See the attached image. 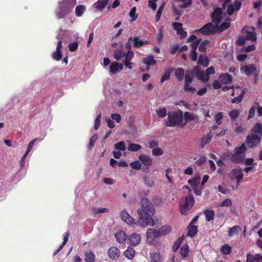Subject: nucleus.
<instances>
[{
    "label": "nucleus",
    "instance_id": "57",
    "mask_svg": "<svg viewBox=\"0 0 262 262\" xmlns=\"http://www.w3.org/2000/svg\"><path fill=\"white\" fill-rule=\"evenodd\" d=\"M201 39H197L194 41L191 42V47L192 50L191 51H196L197 48L198 47L199 44L200 43Z\"/></svg>",
    "mask_w": 262,
    "mask_h": 262
},
{
    "label": "nucleus",
    "instance_id": "46",
    "mask_svg": "<svg viewBox=\"0 0 262 262\" xmlns=\"http://www.w3.org/2000/svg\"><path fill=\"white\" fill-rule=\"evenodd\" d=\"M242 111L239 110L235 109L230 111V118L235 120L238 118L239 115L241 114Z\"/></svg>",
    "mask_w": 262,
    "mask_h": 262
},
{
    "label": "nucleus",
    "instance_id": "60",
    "mask_svg": "<svg viewBox=\"0 0 262 262\" xmlns=\"http://www.w3.org/2000/svg\"><path fill=\"white\" fill-rule=\"evenodd\" d=\"M182 26L183 24L181 23L174 22L172 23V27L177 32H178L183 29Z\"/></svg>",
    "mask_w": 262,
    "mask_h": 262
},
{
    "label": "nucleus",
    "instance_id": "44",
    "mask_svg": "<svg viewBox=\"0 0 262 262\" xmlns=\"http://www.w3.org/2000/svg\"><path fill=\"white\" fill-rule=\"evenodd\" d=\"M141 148L142 146L139 144L130 143L128 147V150L131 151H137Z\"/></svg>",
    "mask_w": 262,
    "mask_h": 262
},
{
    "label": "nucleus",
    "instance_id": "4",
    "mask_svg": "<svg viewBox=\"0 0 262 262\" xmlns=\"http://www.w3.org/2000/svg\"><path fill=\"white\" fill-rule=\"evenodd\" d=\"M246 150V144L243 143L239 147H236L234 149V154L231 156V160L235 163L241 164L244 163Z\"/></svg>",
    "mask_w": 262,
    "mask_h": 262
},
{
    "label": "nucleus",
    "instance_id": "48",
    "mask_svg": "<svg viewBox=\"0 0 262 262\" xmlns=\"http://www.w3.org/2000/svg\"><path fill=\"white\" fill-rule=\"evenodd\" d=\"M183 239V237H180L173 244L172 250L173 252H176L180 246V244Z\"/></svg>",
    "mask_w": 262,
    "mask_h": 262
},
{
    "label": "nucleus",
    "instance_id": "17",
    "mask_svg": "<svg viewBox=\"0 0 262 262\" xmlns=\"http://www.w3.org/2000/svg\"><path fill=\"white\" fill-rule=\"evenodd\" d=\"M174 70V69L172 67L166 68L160 79V83H163L165 81L169 80L170 74Z\"/></svg>",
    "mask_w": 262,
    "mask_h": 262
},
{
    "label": "nucleus",
    "instance_id": "51",
    "mask_svg": "<svg viewBox=\"0 0 262 262\" xmlns=\"http://www.w3.org/2000/svg\"><path fill=\"white\" fill-rule=\"evenodd\" d=\"M78 47V43L77 42H73L70 43L68 45V48L71 52H74L77 50Z\"/></svg>",
    "mask_w": 262,
    "mask_h": 262
},
{
    "label": "nucleus",
    "instance_id": "25",
    "mask_svg": "<svg viewBox=\"0 0 262 262\" xmlns=\"http://www.w3.org/2000/svg\"><path fill=\"white\" fill-rule=\"evenodd\" d=\"M124 255L128 259L132 260L135 255V250L131 247H128L123 253Z\"/></svg>",
    "mask_w": 262,
    "mask_h": 262
},
{
    "label": "nucleus",
    "instance_id": "3",
    "mask_svg": "<svg viewBox=\"0 0 262 262\" xmlns=\"http://www.w3.org/2000/svg\"><path fill=\"white\" fill-rule=\"evenodd\" d=\"M167 115L168 121L166 123V126L174 127L179 125L183 121V112L181 110L169 112Z\"/></svg>",
    "mask_w": 262,
    "mask_h": 262
},
{
    "label": "nucleus",
    "instance_id": "9",
    "mask_svg": "<svg viewBox=\"0 0 262 262\" xmlns=\"http://www.w3.org/2000/svg\"><path fill=\"white\" fill-rule=\"evenodd\" d=\"M139 159L144 165L142 171L145 172H148L149 171L150 166L152 164V159L149 156L144 154L140 155L139 156Z\"/></svg>",
    "mask_w": 262,
    "mask_h": 262
},
{
    "label": "nucleus",
    "instance_id": "16",
    "mask_svg": "<svg viewBox=\"0 0 262 262\" xmlns=\"http://www.w3.org/2000/svg\"><path fill=\"white\" fill-rule=\"evenodd\" d=\"M121 218L122 221L125 222L128 225H135V219L131 217L126 210H123L121 212Z\"/></svg>",
    "mask_w": 262,
    "mask_h": 262
},
{
    "label": "nucleus",
    "instance_id": "53",
    "mask_svg": "<svg viewBox=\"0 0 262 262\" xmlns=\"http://www.w3.org/2000/svg\"><path fill=\"white\" fill-rule=\"evenodd\" d=\"M256 261V254L255 255H252V254H246V262H254Z\"/></svg>",
    "mask_w": 262,
    "mask_h": 262
},
{
    "label": "nucleus",
    "instance_id": "21",
    "mask_svg": "<svg viewBox=\"0 0 262 262\" xmlns=\"http://www.w3.org/2000/svg\"><path fill=\"white\" fill-rule=\"evenodd\" d=\"M115 237L116 241L120 243H124L128 237L125 232L122 230L117 231L115 234Z\"/></svg>",
    "mask_w": 262,
    "mask_h": 262
},
{
    "label": "nucleus",
    "instance_id": "56",
    "mask_svg": "<svg viewBox=\"0 0 262 262\" xmlns=\"http://www.w3.org/2000/svg\"><path fill=\"white\" fill-rule=\"evenodd\" d=\"M223 118V114L221 112L218 113L215 116V120L216 123L219 125L222 123V119Z\"/></svg>",
    "mask_w": 262,
    "mask_h": 262
},
{
    "label": "nucleus",
    "instance_id": "20",
    "mask_svg": "<svg viewBox=\"0 0 262 262\" xmlns=\"http://www.w3.org/2000/svg\"><path fill=\"white\" fill-rule=\"evenodd\" d=\"M123 68V66L122 63L113 61L110 67V69L112 74H116L119 70H122Z\"/></svg>",
    "mask_w": 262,
    "mask_h": 262
},
{
    "label": "nucleus",
    "instance_id": "7",
    "mask_svg": "<svg viewBox=\"0 0 262 262\" xmlns=\"http://www.w3.org/2000/svg\"><path fill=\"white\" fill-rule=\"evenodd\" d=\"M217 26H214L212 22H209L201 28L195 30L194 33L199 32L203 35H210L216 32Z\"/></svg>",
    "mask_w": 262,
    "mask_h": 262
},
{
    "label": "nucleus",
    "instance_id": "24",
    "mask_svg": "<svg viewBox=\"0 0 262 262\" xmlns=\"http://www.w3.org/2000/svg\"><path fill=\"white\" fill-rule=\"evenodd\" d=\"M198 227L194 225L189 224L188 227L187 235L192 237H194L198 233Z\"/></svg>",
    "mask_w": 262,
    "mask_h": 262
},
{
    "label": "nucleus",
    "instance_id": "55",
    "mask_svg": "<svg viewBox=\"0 0 262 262\" xmlns=\"http://www.w3.org/2000/svg\"><path fill=\"white\" fill-rule=\"evenodd\" d=\"M98 136L97 134H95L93 135L90 139V144H89V148H91L94 146L95 144V142L97 140Z\"/></svg>",
    "mask_w": 262,
    "mask_h": 262
},
{
    "label": "nucleus",
    "instance_id": "1",
    "mask_svg": "<svg viewBox=\"0 0 262 262\" xmlns=\"http://www.w3.org/2000/svg\"><path fill=\"white\" fill-rule=\"evenodd\" d=\"M141 207L137 210L138 216L141 222V226H154L155 222L152 216L155 212L153 204L147 198H143L140 202Z\"/></svg>",
    "mask_w": 262,
    "mask_h": 262
},
{
    "label": "nucleus",
    "instance_id": "49",
    "mask_svg": "<svg viewBox=\"0 0 262 262\" xmlns=\"http://www.w3.org/2000/svg\"><path fill=\"white\" fill-rule=\"evenodd\" d=\"M62 56L61 51H58L56 50V51L53 52L52 54V58L57 61H59L61 59Z\"/></svg>",
    "mask_w": 262,
    "mask_h": 262
},
{
    "label": "nucleus",
    "instance_id": "15",
    "mask_svg": "<svg viewBox=\"0 0 262 262\" xmlns=\"http://www.w3.org/2000/svg\"><path fill=\"white\" fill-rule=\"evenodd\" d=\"M109 257L114 260L118 259L120 255V250L116 247H111L107 251Z\"/></svg>",
    "mask_w": 262,
    "mask_h": 262
},
{
    "label": "nucleus",
    "instance_id": "47",
    "mask_svg": "<svg viewBox=\"0 0 262 262\" xmlns=\"http://www.w3.org/2000/svg\"><path fill=\"white\" fill-rule=\"evenodd\" d=\"M242 231V228L238 226H234L230 228V236L239 234Z\"/></svg>",
    "mask_w": 262,
    "mask_h": 262
},
{
    "label": "nucleus",
    "instance_id": "18",
    "mask_svg": "<svg viewBox=\"0 0 262 262\" xmlns=\"http://www.w3.org/2000/svg\"><path fill=\"white\" fill-rule=\"evenodd\" d=\"M244 0H234L233 3H230V16L232 15L234 11H238L242 6V1Z\"/></svg>",
    "mask_w": 262,
    "mask_h": 262
},
{
    "label": "nucleus",
    "instance_id": "31",
    "mask_svg": "<svg viewBox=\"0 0 262 262\" xmlns=\"http://www.w3.org/2000/svg\"><path fill=\"white\" fill-rule=\"evenodd\" d=\"M85 262H94L95 255L91 251H87L84 253Z\"/></svg>",
    "mask_w": 262,
    "mask_h": 262
},
{
    "label": "nucleus",
    "instance_id": "14",
    "mask_svg": "<svg viewBox=\"0 0 262 262\" xmlns=\"http://www.w3.org/2000/svg\"><path fill=\"white\" fill-rule=\"evenodd\" d=\"M249 27L248 26H245L242 30L243 33H246V40L256 41V33L253 30L252 31H249Z\"/></svg>",
    "mask_w": 262,
    "mask_h": 262
},
{
    "label": "nucleus",
    "instance_id": "5",
    "mask_svg": "<svg viewBox=\"0 0 262 262\" xmlns=\"http://www.w3.org/2000/svg\"><path fill=\"white\" fill-rule=\"evenodd\" d=\"M194 204V198L191 193H188L185 197V202L183 204H180V211L182 214L186 215L187 211L189 210Z\"/></svg>",
    "mask_w": 262,
    "mask_h": 262
},
{
    "label": "nucleus",
    "instance_id": "27",
    "mask_svg": "<svg viewBox=\"0 0 262 262\" xmlns=\"http://www.w3.org/2000/svg\"><path fill=\"white\" fill-rule=\"evenodd\" d=\"M143 62L147 66H154L156 64L157 61L154 59L153 56L148 55L143 59Z\"/></svg>",
    "mask_w": 262,
    "mask_h": 262
},
{
    "label": "nucleus",
    "instance_id": "58",
    "mask_svg": "<svg viewBox=\"0 0 262 262\" xmlns=\"http://www.w3.org/2000/svg\"><path fill=\"white\" fill-rule=\"evenodd\" d=\"M221 252L225 255L229 254V245H224L221 248Z\"/></svg>",
    "mask_w": 262,
    "mask_h": 262
},
{
    "label": "nucleus",
    "instance_id": "23",
    "mask_svg": "<svg viewBox=\"0 0 262 262\" xmlns=\"http://www.w3.org/2000/svg\"><path fill=\"white\" fill-rule=\"evenodd\" d=\"M247 89L246 88L243 89L239 95L234 97L231 100L232 103L238 104L242 100L245 96V93L247 92Z\"/></svg>",
    "mask_w": 262,
    "mask_h": 262
},
{
    "label": "nucleus",
    "instance_id": "30",
    "mask_svg": "<svg viewBox=\"0 0 262 262\" xmlns=\"http://www.w3.org/2000/svg\"><path fill=\"white\" fill-rule=\"evenodd\" d=\"M198 64L200 65H202L205 67H206L209 64V60L207 56H204L203 55H200L199 56Z\"/></svg>",
    "mask_w": 262,
    "mask_h": 262
},
{
    "label": "nucleus",
    "instance_id": "62",
    "mask_svg": "<svg viewBox=\"0 0 262 262\" xmlns=\"http://www.w3.org/2000/svg\"><path fill=\"white\" fill-rule=\"evenodd\" d=\"M254 160L253 158H247L245 159L244 163L246 166H250L251 165H256V163H254Z\"/></svg>",
    "mask_w": 262,
    "mask_h": 262
},
{
    "label": "nucleus",
    "instance_id": "34",
    "mask_svg": "<svg viewBox=\"0 0 262 262\" xmlns=\"http://www.w3.org/2000/svg\"><path fill=\"white\" fill-rule=\"evenodd\" d=\"M150 262H161V255L158 253H154L150 254Z\"/></svg>",
    "mask_w": 262,
    "mask_h": 262
},
{
    "label": "nucleus",
    "instance_id": "36",
    "mask_svg": "<svg viewBox=\"0 0 262 262\" xmlns=\"http://www.w3.org/2000/svg\"><path fill=\"white\" fill-rule=\"evenodd\" d=\"M219 80L223 84L228 83L229 82V74H221L219 77Z\"/></svg>",
    "mask_w": 262,
    "mask_h": 262
},
{
    "label": "nucleus",
    "instance_id": "52",
    "mask_svg": "<svg viewBox=\"0 0 262 262\" xmlns=\"http://www.w3.org/2000/svg\"><path fill=\"white\" fill-rule=\"evenodd\" d=\"M152 154L155 156H161L163 154V151L160 148H155L152 150Z\"/></svg>",
    "mask_w": 262,
    "mask_h": 262
},
{
    "label": "nucleus",
    "instance_id": "39",
    "mask_svg": "<svg viewBox=\"0 0 262 262\" xmlns=\"http://www.w3.org/2000/svg\"><path fill=\"white\" fill-rule=\"evenodd\" d=\"M85 9V7L83 5H79L77 6L75 9V14L76 16H81L84 12Z\"/></svg>",
    "mask_w": 262,
    "mask_h": 262
},
{
    "label": "nucleus",
    "instance_id": "28",
    "mask_svg": "<svg viewBox=\"0 0 262 262\" xmlns=\"http://www.w3.org/2000/svg\"><path fill=\"white\" fill-rule=\"evenodd\" d=\"M108 0H99L96 3V8L102 11L108 4Z\"/></svg>",
    "mask_w": 262,
    "mask_h": 262
},
{
    "label": "nucleus",
    "instance_id": "32",
    "mask_svg": "<svg viewBox=\"0 0 262 262\" xmlns=\"http://www.w3.org/2000/svg\"><path fill=\"white\" fill-rule=\"evenodd\" d=\"M252 131L254 135H258L261 137L262 136V124L260 123H256Z\"/></svg>",
    "mask_w": 262,
    "mask_h": 262
},
{
    "label": "nucleus",
    "instance_id": "26",
    "mask_svg": "<svg viewBox=\"0 0 262 262\" xmlns=\"http://www.w3.org/2000/svg\"><path fill=\"white\" fill-rule=\"evenodd\" d=\"M189 248L187 244L183 245L180 248V253L182 258L185 259L189 255Z\"/></svg>",
    "mask_w": 262,
    "mask_h": 262
},
{
    "label": "nucleus",
    "instance_id": "19",
    "mask_svg": "<svg viewBox=\"0 0 262 262\" xmlns=\"http://www.w3.org/2000/svg\"><path fill=\"white\" fill-rule=\"evenodd\" d=\"M146 236L147 240L150 238H157L161 236L160 230L148 229L146 232Z\"/></svg>",
    "mask_w": 262,
    "mask_h": 262
},
{
    "label": "nucleus",
    "instance_id": "59",
    "mask_svg": "<svg viewBox=\"0 0 262 262\" xmlns=\"http://www.w3.org/2000/svg\"><path fill=\"white\" fill-rule=\"evenodd\" d=\"M228 28H229V23H228V22L223 23L219 27V28L218 29V31L219 32H223L225 29H228Z\"/></svg>",
    "mask_w": 262,
    "mask_h": 262
},
{
    "label": "nucleus",
    "instance_id": "41",
    "mask_svg": "<svg viewBox=\"0 0 262 262\" xmlns=\"http://www.w3.org/2000/svg\"><path fill=\"white\" fill-rule=\"evenodd\" d=\"M159 230L162 236L168 234L171 231V227L168 225L162 226Z\"/></svg>",
    "mask_w": 262,
    "mask_h": 262
},
{
    "label": "nucleus",
    "instance_id": "54",
    "mask_svg": "<svg viewBox=\"0 0 262 262\" xmlns=\"http://www.w3.org/2000/svg\"><path fill=\"white\" fill-rule=\"evenodd\" d=\"M101 119V114L100 113L96 118L95 120L94 128L96 130L98 129L100 124Z\"/></svg>",
    "mask_w": 262,
    "mask_h": 262
},
{
    "label": "nucleus",
    "instance_id": "13",
    "mask_svg": "<svg viewBox=\"0 0 262 262\" xmlns=\"http://www.w3.org/2000/svg\"><path fill=\"white\" fill-rule=\"evenodd\" d=\"M127 239L130 245L135 246L140 243L141 241V235L140 234L133 233L128 236Z\"/></svg>",
    "mask_w": 262,
    "mask_h": 262
},
{
    "label": "nucleus",
    "instance_id": "37",
    "mask_svg": "<svg viewBox=\"0 0 262 262\" xmlns=\"http://www.w3.org/2000/svg\"><path fill=\"white\" fill-rule=\"evenodd\" d=\"M215 73V70L214 67L211 66L208 68L205 74V82H207L209 79V75L213 74Z\"/></svg>",
    "mask_w": 262,
    "mask_h": 262
},
{
    "label": "nucleus",
    "instance_id": "38",
    "mask_svg": "<svg viewBox=\"0 0 262 262\" xmlns=\"http://www.w3.org/2000/svg\"><path fill=\"white\" fill-rule=\"evenodd\" d=\"M200 177H195L194 178L189 179L188 183L191 185L192 188L196 187L200 183Z\"/></svg>",
    "mask_w": 262,
    "mask_h": 262
},
{
    "label": "nucleus",
    "instance_id": "61",
    "mask_svg": "<svg viewBox=\"0 0 262 262\" xmlns=\"http://www.w3.org/2000/svg\"><path fill=\"white\" fill-rule=\"evenodd\" d=\"M36 140H37V139H34L32 140L29 143V144L28 145L26 151V152H27V154H28L30 152V151L31 150Z\"/></svg>",
    "mask_w": 262,
    "mask_h": 262
},
{
    "label": "nucleus",
    "instance_id": "40",
    "mask_svg": "<svg viewBox=\"0 0 262 262\" xmlns=\"http://www.w3.org/2000/svg\"><path fill=\"white\" fill-rule=\"evenodd\" d=\"M125 54V53L121 50H116L113 54V57L116 60H119L122 57L124 56Z\"/></svg>",
    "mask_w": 262,
    "mask_h": 262
},
{
    "label": "nucleus",
    "instance_id": "50",
    "mask_svg": "<svg viewBox=\"0 0 262 262\" xmlns=\"http://www.w3.org/2000/svg\"><path fill=\"white\" fill-rule=\"evenodd\" d=\"M115 148L117 150L124 151L126 149L125 143L123 141H120L115 145Z\"/></svg>",
    "mask_w": 262,
    "mask_h": 262
},
{
    "label": "nucleus",
    "instance_id": "42",
    "mask_svg": "<svg viewBox=\"0 0 262 262\" xmlns=\"http://www.w3.org/2000/svg\"><path fill=\"white\" fill-rule=\"evenodd\" d=\"M210 41L205 40L203 41L199 47V51L201 52H205L206 51V46L209 43Z\"/></svg>",
    "mask_w": 262,
    "mask_h": 262
},
{
    "label": "nucleus",
    "instance_id": "2",
    "mask_svg": "<svg viewBox=\"0 0 262 262\" xmlns=\"http://www.w3.org/2000/svg\"><path fill=\"white\" fill-rule=\"evenodd\" d=\"M174 72L176 78L179 81L183 80L184 77V91L186 92H190L192 94H194L196 91L195 89L190 86L193 81L192 78L188 74L185 75L184 70L182 68H178L175 69Z\"/></svg>",
    "mask_w": 262,
    "mask_h": 262
},
{
    "label": "nucleus",
    "instance_id": "22",
    "mask_svg": "<svg viewBox=\"0 0 262 262\" xmlns=\"http://www.w3.org/2000/svg\"><path fill=\"white\" fill-rule=\"evenodd\" d=\"M133 41V46L136 48H140L142 47L144 44H148V42L147 40H140L139 37L135 36L132 38Z\"/></svg>",
    "mask_w": 262,
    "mask_h": 262
},
{
    "label": "nucleus",
    "instance_id": "29",
    "mask_svg": "<svg viewBox=\"0 0 262 262\" xmlns=\"http://www.w3.org/2000/svg\"><path fill=\"white\" fill-rule=\"evenodd\" d=\"M206 221L207 222L211 221L213 220L214 217V211L211 209H206L204 211Z\"/></svg>",
    "mask_w": 262,
    "mask_h": 262
},
{
    "label": "nucleus",
    "instance_id": "11",
    "mask_svg": "<svg viewBox=\"0 0 262 262\" xmlns=\"http://www.w3.org/2000/svg\"><path fill=\"white\" fill-rule=\"evenodd\" d=\"M241 72L246 76H250L256 71V67L254 64H247L241 68Z\"/></svg>",
    "mask_w": 262,
    "mask_h": 262
},
{
    "label": "nucleus",
    "instance_id": "43",
    "mask_svg": "<svg viewBox=\"0 0 262 262\" xmlns=\"http://www.w3.org/2000/svg\"><path fill=\"white\" fill-rule=\"evenodd\" d=\"M130 167L136 170H140L142 168V163L138 161H135L130 163Z\"/></svg>",
    "mask_w": 262,
    "mask_h": 262
},
{
    "label": "nucleus",
    "instance_id": "6",
    "mask_svg": "<svg viewBox=\"0 0 262 262\" xmlns=\"http://www.w3.org/2000/svg\"><path fill=\"white\" fill-rule=\"evenodd\" d=\"M261 141V137L258 134H248L246 138V143L248 147L253 148L256 147Z\"/></svg>",
    "mask_w": 262,
    "mask_h": 262
},
{
    "label": "nucleus",
    "instance_id": "64",
    "mask_svg": "<svg viewBox=\"0 0 262 262\" xmlns=\"http://www.w3.org/2000/svg\"><path fill=\"white\" fill-rule=\"evenodd\" d=\"M185 119L186 120L192 121L194 119V117L193 114L186 112L184 113Z\"/></svg>",
    "mask_w": 262,
    "mask_h": 262
},
{
    "label": "nucleus",
    "instance_id": "8",
    "mask_svg": "<svg viewBox=\"0 0 262 262\" xmlns=\"http://www.w3.org/2000/svg\"><path fill=\"white\" fill-rule=\"evenodd\" d=\"M243 170L241 168L234 169L232 171V177H230V183H232L234 181L236 180V188L234 186L231 185L233 190L236 189L238 185H239L242 180L243 179L244 174L243 173Z\"/></svg>",
    "mask_w": 262,
    "mask_h": 262
},
{
    "label": "nucleus",
    "instance_id": "45",
    "mask_svg": "<svg viewBox=\"0 0 262 262\" xmlns=\"http://www.w3.org/2000/svg\"><path fill=\"white\" fill-rule=\"evenodd\" d=\"M156 114L159 118H163L167 115V110L165 107L160 108L156 111Z\"/></svg>",
    "mask_w": 262,
    "mask_h": 262
},
{
    "label": "nucleus",
    "instance_id": "10",
    "mask_svg": "<svg viewBox=\"0 0 262 262\" xmlns=\"http://www.w3.org/2000/svg\"><path fill=\"white\" fill-rule=\"evenodd\" d=\"M191 76L196 77L198 79L201 80L203 82H205V73L203 71H201L199 67L195 66L193 67L190 72Z\"/></svg>",
    "mask_w": 262,
    "mask_h": 262
},
{
    "label": "nucleus",
    "instance_id": "33",
    "mask_svg": "<svg viewBox=\"0 0 262 262\" xmlns=\"http://www.w3.org/2000/svg\"><path fill=\"white\" fill-rule=\"evenodd\" d=\"M210 16L211 17L212 21L214 22L217 26L222 20L221 15L215 14L213 12L211 13Z\"/></svg>",
    "mask_w": 262,
    "mask_h": 262
},
{
    "label": "nucleus",
    "instance_id": "35",
    "mask_svg": "<svg viewBox=\"0 0 262 262\" xmlns=\"http://www.w3.org/2000/svg\"><path fill=\"white\" fill-rule=\"evenodd\" d=\"M230 89H232V93L231 95L233 96L235 95H239L241 91L243 90L242 88L237 84L230 86Z\"/></svg>",
    "mask_w": 262,
    "mask_h": 262
},
{
    "label": "nucleus",
    "instance_id": "63",
    "mask_svg": "<svg viewBox=\"0 0 262 262\" xmlns=\"http://www.w3.org/2000/svg\"><path fill=\"white\" fill-rule=\"evenodd\" d=\"M111 118L114 120H115L118 123L121 121V117L119 114L115 113L111 115Z\"/></svg>",
    "mask_w": 262,
    "mask_h": 262
},
{
    "label": "nucleus",
    "instance_id": "12",
    "mask_svg": "<svg viewBox=\"0 0 262 262\" xmlns=\"http://www.w3.org/2000/svg\"><path fill=\"white\" fill-rule=\"evenodd\" d=\"M134 56V53L133 51L127 52L126 53H125L124 56L125 59L123 61V64L125 66L129 69H132L133 68V62H130V60L133 58Z\"/></svg>",
    "mask_w": 262,
    "mask_h": 262
}]
</instances>
